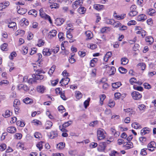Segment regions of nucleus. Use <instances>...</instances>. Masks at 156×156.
<instances>
[{"label":"nucleus","mask_w":156,"mask_h":156,"mask_svg":"<svg viewBox=\"0 0 156 156\" xmlns=\"http://www.w3.org/2000/svg\"><path fill=\"white\" fill-rule=\"evenodd\" d=\"M58 109L59 111H62L63 112L66 111L64 107L62 105L59 106L58 108Z\"/></svg>","instance_id":"e2e57ef3"},{"label":"nucleus","mask_w":156,"mask_h":156,"mask_svg":"<svg viewBox=\"0 0 156 156\" xmlns=\"http://www.w3.org/2000/svg\"><path fill=\"white\" fill-rule=\"evenodd\" d=\"M12 112H10L9 110L6 111L5 113L3 114L2 115L5 118L8 117L12 115Z\"/></svg>","instance_id":"5701e85b"},{"label":"nucleus","mask_w":156,"mask_h":156,"mask_svg":"<svg viewBox=\"0 0 156 156\" xmlns=\"http://www.w3.org/2000/svg\"><path fill=\"white\" fill-rule=\"evenodd\" d=\"M137 66H140L142 70H144L146 67L145 64L144 63H139L137 65Z\"/></svg>","instance_id":"2f4dec72"},{"label":"nucleus","mask_w":156,"mask_h":156,"mask_svg":"<svg viewBox=\"0 0 156 156\" xmlns=\"http://www.w3.org/2000/svg\"><path fill=\"white\" fill-rule=\"evenodd\" d=\"M43 53L44 55L49 56L51 54V51L50 49L45 48L43 49Z\"/></svg>","instance_id":"ddd939ff"},{"label":"nucleus","mask_w":156,"mask_h":156,"mask_svg":"<svg viewBox=\"0 0 156 156\" xmlns=\"http://www.w3.org/2000/svg\"><path fill=\"white\" fill-rule=\"evenodd\" d=\"M64 21V20L62 18H57L55 20V23L57 26L61 25Z\"/></svg>","instance_id":"9d476101"},{"label":"nucleus","mask_w":156,"mask_h":156,"mask_svg":"<svg viewBox=\"0 0 156 156\" xmlns=\"http://www.w3.org/2000/svg\"><path fill=\"white\" fill-rule=\"evenodd\" d=\"M121 84L120 82H117L115 83H112V88L115 89H117L121 85Z\"/></svg>","instance_id":"393cba45"},{"label":"nucleus","mask_w":156,"mask_h":156,"mask_svg":"<svg viewBox=\"0 0 156 156\" xmlns=\"http://www.w3.org/2000/svg\"><path fill=\"white\" fill-rule=\"evenodd\" d=\"M115 97L116 99H119L121 96V94L119 92H116L114 94Z\"/></svg>","instance_id":"0e129e2a"},{"label":"nucleus","mask_w":156,"mask_h":156,"mask_svg":"<svg viewBox=\"0 0 156 156\" xmlns=\"http://www.w3.org/2000/svg\"><path fill=\"white\" fill-rule=\"evenodd\" d=\"M156 146L155 143L154 141H151L148 144L147 147L148 148V150L152 151L154 150Z\"/></svg>","instance_id":"7ed1b4c3"},{"label":"nucleus","mask_w":156,"mask_h":156,"mask_svg":"<svg viewBox=\"0 0 156 156\" xmlns=\"http://www.w3.org/2000/svg\"><path fill=\"white\" fill-rule=\"evenodd\" d=\"M83 3V0H78L74 2L73 5L72 7L74 9H76L78 5H81Z\"/></svg>","instance_id":"20e7f679"},{"label":"nucleus","mask_w":156,"mask_h":156,"mask_svg":"<svg viewBox=\"0 0 156 156\" xmlns=\"http://www.w3.org/2000/svg\"><path fill=\"white\" fill-rule=\"evenodd\" d=\"M124 147H125L126 149H129L132 148L133 147V144L132 142H125L124 143Z\"/></svg>","instance_id":"0eeeda50"},{"label":"nucleus","mask_w":156,"mask_h":156,"mask_svg":"<svg viewBox=\"0 0 156 156\" xmlns=\"http://www.w3.org/2000/svg\"><path fill=\"white\" fill-rule=\"evenodd\" d=\"M149 129L147 127H145L141 130L140 133L142 135H144L145 134L149 133Z\"/></svg>","instance_id":"2eb2a0df"},{"label":"nucleus","mask_w":156,"mask_h":156,"mask_svg":"<svg viewBox=\"0 0 156 156\" xmlns=\"http://www.w3.org/2000/svg\"><path fill=\"white\" fill-rule=\"evenodd\" d=\"M59 49V47L58 46H57L55 47L54 49H51V52H53L55 54L57 53Z\"/></svg>","instance_id":"a19ab883"},{"label":"nucleus","mask_w":156,"mask_h":156,"mask_svg":"<svg viewBox=\"0 0 156 156\" xmlns=\"http://www.w3.org/2000/svg\"><path fill=\"white\" fill-rule=\"evenodd\" d=\"M129 82L131 84H133L134 83H136V80L134 77L130 79Z\"/></svg>","instance_id":"4d7b16f0"},{"label":"nucleus","mask_w":156,"mask_h":156,"mask_svg":"<svg viewBox=\"0 0 156 156\" xmlns=\"http://www.w3.org/2000/svg\"><path fill=\"white\" fill-rule=\"evenodd\" d=\"M65 146V144H63L62 142H60L57 144V148L59 150L62 149Z\"/></svg>","instance_id":"c85d7f7f"},{"label":"nucleus","mask_w":156,"mask_h":156,"mask_svg":"<svg viewBox=\"0 0 156 156\" xmlns=\"http://www.w3.org/2000/svg\"><path fill=\"white\" fill-rule=\"evenodd\" d=\"M112 55V53L111 52L109 51L106 53L104 58V60L105 61L107 62L108 59L111 57Z\"/></svg>","instance_id":"a211bd4d"},{"label":"nucleus","mask_w":156,"mask_h":156,"mask_svg":"<svg viewBox=\"0 0 156 156\" xmlns=\"http://www.w3.org/2000/svg\"><path fill=\"white\" fill-rule=\"evenodd\" d=\"M131 126L132 127L135 129H140L142 128L141 126L138 123L134 122L131 125Z\"/></svg>","instance_id":"aec40b11"},{"label":"nucleus","mask_w":156,"mask_h":156,"mask_svg":"<svg viewBox=\"0 0 156 156\" xmlns=\"http://www.w3.org/2000/svg\"><path fill=\"white\" fill-rule=\"evenodd\" d=\"M50 33L51 34L50 36H52L53 37L55 36L57 33V31L55 30H53L51 31H50Z\"/></svg>","instance_id":"603ef678"},{"label":"nucleus","mask_w":156,"mask_h":156,"mask_svg":"<svg viewBox=\"0 0 156 156\" xmlns=\"http://www.w3.org/2000/svg\"><path fill=\"white\" fill-rule=\"evenodd\" d=\"M58 5L56 3H54L53 4L51 5H50V7L51 8H58Z\"/></svg>","instance_id":"bf43d9fd"},{"label":"nucleus","mask_w":156,"mask_h":156,"mask_svg":"<svg viewBox=\"0 0 156 156\" xmlns=\"http://www.w3.org/2000/svg\"><path fill=\"white\" fill-rule=\"evenodd\" d=\"M16 23L14 22H12L9 23L8 25V27L10 28H15L16 26Z\"/></svg>","instance_id":"79ce46f5"},{"label":"nucleus","mask_w":156,"mask_h":156,"mask_svg":"<svg viewBox=\"0 0 156 156\" xmlns=\"http://www.w3.org/2000/svg\"><path fill=\"white\" fill-rule=\"evenodd\" d=\"M32 77L36 80H41L44 78V76L43 75L40 74H34L32 75Z\"/></svg>","instance_id":"423d86ee"},{"label":"nucleus","mask_w":156,"mask_h":156,"mask_svg":"<svg viewBox=\"0 0 156 156\" xmlns=\"http://www.w3.org/2000/svg\"><path fill=\"white\" fill-rule=\"evenodd\" d=\"M63 34L62 33H59L58 34V37L59 39L60 40H63V38L64 37H63Z\"/></svg>","instance_id":"338daca9"},{"label":"nucleus","mask_w":156,"mask_h":156,"mask_svg":"<svg viewBox=\"0 0 156 156\" xmlns=\"http://www.w3.org/2000/svg\"><path fill=\"white\" fill-rule=\"evenodd\" d=\"M143 0H137V3L138 5L142 7L143 5Z\"/></svg>","instance_id":"680f3d73"},{"label":"nucleus","mask_w":156,"mask_h":156,"mask_svg":"<svg viewBox=\"0 0 156 156\" xmlns=\"http://www.w3.org/2000/svg\"><path fill=\"white\" fill-rule=\"evenodd\" d=\"M119 72L122 74L126 73L127 72V69L121 67L119 68Z\"/></svg>","instance_id":"e433bc0d"},{"label":"nucleus","mask_w":156,"mask_h":156,"mask_svg":"<svg viewBox=\"0 0 156 156\" xmlns=\"http://www.w3.org/2000/svg\"><path fill=\"white\" fill-rule=\"evenodd\" d=\"M144 86L145 88L147 89H150L151 88V86L147 83H144Z\"/></svg>","instance_id":"69168bd1"},{"label":"nucleus","mask_w":156,"mask_h":156,"mask_svg":"<svg viewBox=\"0 0 156 156\" xmlns=\"http://www.w3.org/2000/svg\"><path fill=\"white\" fill-rule=\"evenodd\" d=\"M139 46L138 44H135L134 47H133V50L135 51H136L138 50Z\"/></svg>","instance_id":"774afa93"},{"label":"nucleus","mask_w":156,"mask_h":156,"mask_svg":"<svg viewBox=\"0 0 156 156\" xmlns=\"http://www.w3.org/2000/svg\"><path fill=\"white\" fill-rule=\"evenodd\" d=\"M79 55L82 57H84L86 55V52L83 51H79Z\"/></svg>","instance_id":"052dcab7"},{"label":"nucleus","mask_w":156,"mask_h":156,"mask_svg":"<svg viewBox=\"0 0 156 156\" xmlns=\"http://www.w3.org/2000/svg\"><path fill=\"white\" fill-rule=\"evenodd\" d=\"M6 147V146L5 144H2L0 146V151H3L5 150Z\"/></svg>","instance_id":"3c124183"},{"label":"nucleus","mask_w":156,"mask_h":156,"mask_svg":"<svg viewBox=\"0 0 156 156\" xmlns=\"http://www.w3.org/2000/svg\"><path fill=\"white\" fill-rule=\"evenodd\" d=\"M37 90L39 93L42 94L45 91L46 88L44 86L41 85L37 87Z\"/></svg>","instance_id":"39448f33"},{"label":"nucleus","mask_w":156,"mask_h":156,"mask_svg":"<svg viewBox=\"0 0 156 156\" xmlns=\"http://www.w3.org/2000/svg\"><path fill=\"white\" fill-rule=\"evenodd\" d=\"M104 7V5L100 4H95L94 5V8L97 10L100 11L103 9Z\"/></svg>","instance_id":"dca6fc26"},{"label":"nucleus","mask_w":156,"mask_h":156,"mask_svg":"<svg viewBox=\"0 0 156 156\" xmlns=\"http://www.w3.org/2000/svg\"><path fill=\"white\" fill-rule=\"evenodd\" d=\"M145 40L147 42H148L149 44H152L154 41L153 38L151 36H148L146 37Z\"/></svg>","instance_id":"6ab92c4d"},{"label":"nucleus","mask_w":156,"mask_h":156,"mask_svg":"<svg viewBox=\"0 0 156 156\" xmlns=\"http://www.w3.org/2000/svg\"><path fill=\"white\" fill-rule=\"evenodd\" d=\"M28 13L29 15H32L35 17H36L37 15V12L35 9H31L30 10Z\"/></svg>","instance_id":"b1692460"},{"label":"nucleus","mask_w":156,"mask_h":156,"mask_svg":"<svg viewBox=\"0 0 156 156\" xmlns=\"http://www.w3.org/2000/svg\"><path fill=\"white\" fill-rule=\"evenodd\" d=\"M44 142L43 141H41L39 142L37 145V147L39 149L40 151L41 150L42 148L43 145L42 144Z\"/></svg>","instance_id":"49530a36"},{"label":"nucleus","mask_w":156,"mask_h":156,"mask_svg":"<svg viewBox=\"0 0 156 156\" xmlns=\"http://www.w3.org/2000/svg\"><path fill=\"white\" fill-rule=\"evenodd\" d=\"M85 9L83 7L79 8L78 9V12L80 14H84L85 12Z\"/></svg>","instance_id":"473e14b6"},{"label":"nucleus","mask_w":156,"mask_h":156,"mask_svg":"<svg viewBox=\"0 0 156 156\" xmlns=\"http://www.w3.org/2000/svg\"><path fill=\"white\" fill-rule=\"evenodd\" d=\"M70 79L69 78L66 77L65 78L62 79L60 82V83L63 82V84L65 85H67L69 82Z\"/></svg>","instance_id":"412c9836"},{"label":"nucleus","mask_w":156,"mask_h":156,"mask_svg":"<svg viewBox=\"0 0 156 156\" xmlns=\"http://www.w3.org/2000/svg\"><path fill=\"white\" fill-rule=\"evenodd\" d=\"M41 16L42 18L44 19L45 20H48L51 24L52 23V22L50 16L47 14H46L45 13H44V14H41Z\"/></svg>","instance_id":"4468645a"},{"label":"nucleus","mask_w":156,"mask_h":156,"mask_svg":"<svg viewBox=\"0 0 156 156\" xmlns=\"http://www.w3.org/2000/svg\"><path fill=\"white\" fill-rule=\"evenodd\" d=\"M107 143L105 142H102L100 143L99 144V146L101 147V149H99V148H98V150L99 151H104L106 147Z\"/></svg>","instance_id":"f8f14e48"},{"label":"nucleus","mask_w":156,"mask_h":156,"mask_svg":"<svg viewBox=\"0 0 156 156\" xmlns=\"http://www.w3.org/2000/svg\"><path fill=\"white\" fill-rule=\"evenodd\" d=\"M98 145V144L96 143L92 142L90 144V146L91 148H94L96 147Z\"/></svg>","instance_id":"6e6d98bb"},{"label":"nucleus","mask_w":156,"mask_h":156,"mask_svg":"<svg viewBox=\"0 0 156 156\" xmlns=\"http://www.w3.org/2000/svg\"><path fill=\"white\" fill-rule=\"evenodd\" d=\"M97 136L98 140L104 139L105 137V131L103 130H98L97 131Z\"/></svg>","instance_id":"f257e3e1"},{"label":"nucleus","mask_w":156,"mask_h":156,"mask_svg":"<svg viewBox=\"0 0 156 156\" xmlns=\"http://www.w3.org/2000/svg\"><path fill=\"white\" fill-rule=\"evenodd\" d=\"M58 133L55 131H51L49 134H48V135L49 137L51 139H54L58 136Z\"/></svg>","instance_id":"1a4fd4ad"},{"label":"nucleus","mask_w":156,"mask_h":156,"mask_svg":"<svg viewBox=\"0 0 156 156\" xmlns=\"http://www.w3.org/2000/svg\"><path fill=\"white\" fill-rule=\"evenodd\" d=\"M8 44L6 43H4L1 46V48L2 50L3 51H7L8 49L7 48Z\"/></svg>","instance_id":"a878e982"},{"label":"nucleus","mask_w":156,"mask_h":156,"mask_svg":"<svg viewBox=\"0 0 156 156\" xmlns=\"http://www.w3.org/2000/svg\"><path fill=\"white\" fill-rule=\"evenodd\" d=\"M138 13L136 11H130L129 13V15L130 16H134L137 15Z\"/></svg>","instance_id":"c756f323"},{"label":"nucleus","mask_w":156,"mask_h":156,"mask_svg":"<svg viewBox=\"0 0 156 156\" xmlns=\"http://www.w3.org/2000/svg\"><path fill=\"white\" fill-rule=\"evenodd\" d=\"M16 54L15 52H13L11 53L10 55L9 56V58L12 60L13 58L16 57Z\"/></svg>","instance_id":"09e8293b"},{"label":"nucleus","mask_w":156,"mask_h":156,"mask_svg":"<svg viewBox=\"0 0 156 156\" xmlns=\"http://www.w3.org/2000/svg\"><path fill=\"white\" fill-rule=\"evenodd\" d=\"M106 98V96L105 94H102L100 96V103L101 105L103 104V101Z\"/></svg>","instance_id":"c03bdc74"},{"label":"nucleus","mask_w":156,"mask_h":156,"mask_svg":"<svg viewBox=\"0 0 156 156\" xmlns=\"http://www.w3.org/2000/svg\"><path fill=\"white\" fill-rule=\"evenodd\" d=\"M72 123V122L71 121H68L67 122H65L63 123L62 125V126L63 127L66 128L70 125Z\"/></svg>","instance_id":"72a5a7b5"},{"label":"nucleus","mask_w":156,"mask_h":156,"mask_svg":"<svg viewBox=\"0 0 156 156\" xmlns=\"http://www.w3.org/2000/svg\"><path fill=\"white\" fill-rule=\"evenodd\" d=\"M7 131L10 133H14L16 132V128L13 126H10L8 128Z\"/></svg>","instance_id":"f3484780"},{"label":"nucleus","mask_w":156,"mask_h":156,"mask_svg":"<svg viewBox=\"0 0 156 156\" xmlns=\"http://www.w3.org/2000/svg\"><path fill=\"white\" fill-rule=\"evenodd\" d=\"M34 136L36 138H39L41 137V135L40 133L36 132L34 133Z\"/></svg>","instance_id":"13d9d810"},{"label":"nucleus","mask_w":156,"mask_h":156,"mask_svg":"<svg viewBox=\"0 0 156 156\" xmlns=\"http://www.w3.org/2000/svg\"><path fill=\"white\" fill-rule=\"evenodd\" d=\"M55 66H52V67L50 69L49 71L48 72V73L49 74L51 75L52 73H53L54 70L55 69Z\"/></svg>","instance_id":"ea45409f"},{"label":"nucleus","mask_w":156,"mask_h":156,"mask_svg":"<svg viewBox=\"0 0 156 156\" xmlns=\"http://www.w3.org/2000/svg\"><path fill=\"white\" fill-rule=\"evenodd\" d=\"M147 12L148 15L152 16L153 14L155 13V11L154 9H150L147 10Z\"/></svg>","instance_id":"f704fd0d"},{"label":"nucleus","mask_w":156,"mask_h":156,"mask_svg":"<svg viewBox=\"0 0 156 156\" xmlns=\"http://www.w3.org/2000/svg\"><path fill=\"white\" fill-rule=\"evenodd\" d=\"M18 88L19 90H23L25 91H27L29 90L28 87L25 85L20 84L18 86Z\"/></svg>","instance_id":"9b49d317"},{"label":"nucleus","mask_w":156,"mask_h":156,"mask_svg":"<svg viewBox=\"0 0 156 156\" xmlns=\"http://www.w3.org/2000/svg\"><path fill=\"white\" fill-rule=\"evenodd\" d=\"M122 64L123 65H126L129 62V60L126 57H123L121 59Z\"/></svg>","instance_id":"bb28decb"},{"label":"nucleus","mask_w":156,"mask_h":156,"mask_svg":"<svg viewBox=\"0 0 156 156\" xmlns=\"http://www.w3.org/2000/svg\"><path fill=\"white\" fill-rule=\"evenodd\" d=\"M20 105V101L17 99H15L13 102V106H19Z\"/></svg>","instance_id":"de8ad7c7"},{"label":"nucleus","mask_w":156,"mask_h":156,"mask_svg":"<svg viewBox=\"0 0 156 156\" xmlns=\"http://www.w3.org/2000/svg\"><path fill=\"white\" fill-rule=\"evenodd\" d=\"M37 49L36 48H31V51L30 53V54L31 55H33L37 52Z\"/></svg>","instance_id":"864d4df0"},{"label":"nucleus","mask_w":156,"mask_h":156,"mask_svg":"<svg viewBox=\"0 0 156 156\" xmlns=\"http://www.w3.org/2000/svg\"><path fill=\"white\" fill-rule=\"evenodd\" d=\"M133 88L134 89L139 91H142L143 90V88L141 86H133Z\"/></svg>","instance_id":"a18cd8bd"},{"label":"nucleus","mask_w":156,"mask_h":156,"mask_svg":"<svg viewBox=\"0 0 156 156\" xmlns=\"http://www.w3.org/2000/svg\"><path fill=\"white\" fill-rule=\"evenodd\" d=\"M98 121L97 120H96L90 123L89 124V126L93 127L96 126L98 125Z\"/></svg>","instance_id":"c9c22d12"},{"label":"nucleus","mask_w":156,"mask_h":156,"mask_svg":"<svg viewBox=\"0 0 156 156\" xmlns=\"http://www.w3.org/2000/svg\"><path fill=\"white\" fill-rule=\"evenodd\" d=\"M131 95L133 99L139 100L142 98V95L137 91H134L131 93Z\"/></svg>","instance_id":"f03ea898"},{"label":"nucleus","mask_w":156,"mask_h":156,"mask_svg":"<svg viewBox=\"0 0 156 156\" xmlns=\"http://www.w3.org/2000/svg\"><path fill=\"white\" fill-rule=\"evenodd\" d=\"M147 149V148H144L141 149L140 154L142 155H145L147 154V153L146 152V150Z\"/></svg>","instance_id":"8fccbe9b"},{"label":"nucleus","mask_w":156,"mask_h":156,"mask_svg":"<svg viewBox=\"0 0 156 156\" xmlns=\"http://www.w3.org/2000/svg\"><path fill=\"white\" fill-rule=\"evenodd\" d=\"M85 34L88 39H90L92 37V34L90 31H86L85 33Z\"/></svg>","instance_id":"58836bf2"},{"label":"nucleus","mask_w":156,"mask_h":156,"mask_svg":"<svg viewBox=\"0 0 156 156\" xmlns=\"http://www.w3.org/2000/svg\"><path fill=\"white\" fill-rule=\"evenodd\" d=\"M52 123L50 121H47L45 124V129H49L52 126Z\"/></svg>","instance_id":"4be33fe9"},{"label":"nucleus","mask_w":156,"mask_h":156,"mask_svg":"<svg viewBox=\"0 0 156 156\" xmlns=\"http://www.w3.org/2000/svg\"><path fill=\"white\" fill-rule=\"evenodd\" d=\"M23 101L26 104H29L32 102V100L28 97H27L24 99Z\"/></svg>","instance_id":"7c9ffc66"},{"label":"nucleus","mask_w":156,"mask_h":156,"mask_svg":"<svg viewBox=\"0 0 156 156\" xmlns=\"http://www.w3.org/2000/svg\"><path fill=\"white\" fill-rule=\"evenodd\" d=\"M116 72V69L115 67L112 66L110 68L109 70V73H110L109 76L113 75L115 74Z\"/></svg>","instance_id":"cd10ccee"},{"label":"nucleus","mask_w":156,"mask_h":156,"mask_svg":"<svg viewBox=\"0 0 156 156\" xmlns=\"http://www.w3.org/2000/svg\"><path fill=\"white\" fill-rule=\"evenodd\" d=\"M88 47H90V48L92 49H95L97 47V45L96 44H90L88 45Z\"/></svg>","instance_id":"5fc2aeb1"},{"label":"nucleus","mask_w":156,"mask_h":156,"mask_svg":"<svg viewBox=\"0 0 156 156\" xmlns=\"http://www.w3.org/2000/svg\"><path fill=\"white\" fill-rule=\"evenodd\" d=\"M147 18V16L145 14H141L138 16L137 20L139 21H144Z\"/></svg>","instance_id":"6e6552de"},{"label":"nucleus","mask_w":156,"mask_h":156,"mask_svg":"<svg viewBox=\"0 0 156 156\" xmlns=\"http://www.w3.org/2000/svg\"><path fill=\"white\" fill-rule=\"evenodd\" d=\"M82 94L79 91L76 92V97L77 99H80L82 97Z\"/></svg>","instance_id":"4c0bfd02"},{"label":"nucleus","mask_w":156,"mask_h":156,"mask_svg":"<svg viewBox=\"0 0 156 156\" xmlns=\"http://www.w3.org/2000/svg\"><path fill=\"white\" fill-rule=\"evenodd\" d=\"M90 100V98H88L84 102V105L85 108H87L89 105V102Z\"/></svg>","instance_id":"37998d69"}]
</instances>
